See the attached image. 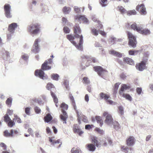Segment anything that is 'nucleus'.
<instances>
[{
    "mask_svg": "<svg viewBox=\"0 0 153 153\" xmlns=\"http://www.w3.org/2000/svg\"><path fill=\"white\" fill-rule=\"evenodd\" d=\"M127 35L128 39V44L130 47L133 48L136 47V38L134 35L130 32L128 31Z\"/></svg>",
    "mask_w": 153,
    "mask_h": 153,
    "instance_id": "39448f33",
    "label": "nucleus"
},
{
    "mask_svg": "<svg viewBox=\"0 0 153 153\" xmlns=\"http://www.w3.org/2000/svg\"><path fill=\"white\" fill-rule=\"evenodd\" d=\"M139 51L141 52L142 50H130L128 51V54L130 55H135L137 54L139 52Z\"/></svg>",
    "mask_w": 153,
    "mask_h": 153,
    "instance_id": "7c9ffc66",
    "label": "nucleus"
},
{
    "mask_svg": "<svg viewBox=\"0 0 153 153\" xmlns=\"http://www.w3.org/2000/svg\"><path fill=\"white\" fill-rule=\"evenodd\" d=\"M140 27L137 26V24L135 23H133L131 25V28L132 29L138 32L139 30V28H140Z\"/></svg>",
    "mask_w": 153,
    "mask_h": 153,
    "instance_id": "cd10ccee",
    "label": "nucleus"
},
{
    "mask_svg": "<svg viewBox=\"0 0 153 153\" xmlns=\"http://www.w3.org/2000/svg\"><path fill=\"white\" fill-rule=\"evenodd\" d=\"M46 132L48 134H51L52 133V131L51 129L50 128L48 127H47L46 128Z\"/></svg>",
    "mask_w": 153,
    "mask_h": 153,
    "instance_id": "774afa93",
    "label": "nucleus"
},
{
    "mask_svg": "<svg viewBox=\"0 0 153 153\" xmlns=\"http://www.w3.org/2000/svg\"><path fill=\"white\" fill-rule=\"evenodd\" d=\"M116 39V38L114 37H111L110 39L111 44H114Z\"/></svg>",
    "mask_w": 153,
    "mask_h": 153,
    "instance_id": "338daca9",
    "label": "nucleus"
},
{
    "mask_svg": "<svg viewBox=\"0 0 153 153\" xmlns=\"http://www.w3.org/2000/svg\"><path fill=\"white\" fill-rule=\"evenodd\" d=\"M113 124L114 128L116 130H118L120 128V125L119 123L117 122H113Z\"/></svg>",
    "mask_w": 153,
    "mask_h": 153,
    "instance_id": "4c0bfd02",
    "label": "nucleus"
},
{
    "mask_svg": "<svg viewBox=\"0 0 153 153\" xmlns=\"http://www.w3.org/2000/svg\"><path fill=\"white\" fill-rule=\"evenodd\" d=\"M77 116V120L79 124H80L81 123V119L82 118V115H83L82 112L80 111H76V112Z\"/></svg>",
    "mask_w": 153,
    "mask_h": 153,
    "instance_id": "bb28decb",
    "label": "nucleus"
},
{
    "mask_svg": "<svg viewBox=\"0 0 153 153\" xmlns=\"http://www.w3.org/2000/svg\"><path fill=\"white\" fill-rule=\"evenodd\" d=\"M95 130L96 131L98 132L99 134H102L104 133V131L102 130H100L99 128H95Z\"/></svg>",
    "mask_w": 153,
    "mask_h": 153,
    "instance_id": "69168bd1",
    "label": "nucleus"
},
{
    "mask_svg": "<svg viewBox=\"0 0 153 153\" xmlns=\"http://www.w3.org/2000/svg\"><path fill=\"white\" fill-rule=\"evenodd\" d=\"M109 53L119 58L121 57L123 55L122 53L113 50L109 51Z\"/></svg>",
    "mask_w": 153,
    "mask_h": 153,
    "instance_id": "f3484780",
    "label": "nucleus"
},
{
    "mask_svg": "<svg viewBox=\"0 0 153 153\" xmlns=\"http://www.w3.org/2000/svg\"><path fill=\"white\" fill-rule=\"evenodd\" d=\"M3 58L5 60H7L10 57V53L7 51H4L3 54Z\"/></svg>",
    "mask_w": 153,
    "mask_h": 153,
    "instance_id": "b1692460",
    "label": "nucleus"
},
{
    "mask_svg": "<svg viewBox=\"0 0 153 153\" xmlns=\"http://www.w3.org/2000/svg\"><path fill=\"white\" fill-rule=\"evenodd\" d=\"M48 6L47 5H44L43 7H42L41 11L42 13H44L47 11L48 10Z\"/></svg>",
    "mask_w": 153,
    "mask_h": 153,
    "instance_id": "3c124183",
    "label": "nucleus"
},
{
    "mask_svg": "<svg viewBox=\"0 0 153 153\" xmlns=\"http://www.w3.org/2000/svg\"><path fill=\"white\" fill-rule=\"evenodd\" d=\"M17 120V122L18 123H21L22 122L21 120L19 117L17 115L14 114V118L13 119V121H16Z\"/></svg>",
    "mask_w": 153,
    "mask_h": 153,
    "instance_id": "c03bdc74",
    "label": "nucleus"
},
{
    "mask_svg": "<svg viewBox=\"0 0 153 153\" xmlns=\"http://www.w3.org/2000/svg\"><path fill=\"white\" fill-rule=\"evenodd\" d=\"M82 117L83 122L87 123H88V121L87 119V117L85 116L84 115H82Z\"/></svg>",
    "mask_w": 153,
    "mask_h": 153,
    "instance_id": "052dcab7",
    "label": "nucleus"
},
{
    "mask_svg": "<svg viewBox=\"0 0 153 153\" xmlns=\"http://www.w3.org/2000/svg\"><path fill=\"white\" fill-rule=\"evenodd\" d=\"M68 23V21L67 19L64 17H63L62 18V24L63 26H65L67 23Z\"/></svg>",
    "mask_w": 153,
    "mask_h": 153,
    "instance_id": "a18cd8bd",
    "label": "nucleus"
},
{
    "mask_svg": "<svg viewBox=\"0 0 153 153\" xmlns=\"http://www.w3.org/2000/svg\"><path fill=\"white\" fill-rule=\"evenodd\" d=\"M119 109L118 112L121 115H123L124 114V108L122 106H119L118 107Z\"/></svg>",
    "mask_w": 153,
    "mask_h": 153,
    "instance_id": "a19ab883",
    "label": "nucleus"
},
{
    "mask_svg": "<svg viewBox=\"0 0 153 153\" xmlns=\"http://www.w3.org/2000/svg\"><path fill=\"white\" fill-rule=\"evenodd\" d=\"M93 68L95 71L97 72L98 75L102 77L107 72L106 69L103 68L100 66H94Z\"/></svg>",
    "mask_w": 153,
    "mask_h": 153,
    "instance_id": "423d86ee",
    "label": "nucleus"
},
{
    "mask_svg": "<svg viewBox=\"0 0 153 153\" xmlns=\"http://www.w3.org/2000/svg\"><path fill=\"white\" fill-rule=\"evenodd\" d=\"M74 36L72 34L66 35L67 39L74 45L76 48L81 51H83V36L79 35L81 32V30L78 25L74 27Z\"/></svg>",
    "mask_w": 153,
    "mask_h": 153,
    "instance_id": "f257e3e1",
    "label": "nucleus"
},
{
    "mask_svg": "<svg viewBox=\"0 0 153 153\" xmlns=\"http://www.w3.org/2000/svg\"><path fill=\"white\" fill-rule=\"evenodd\" d=\"M68 98L72 102V105L73 106L74 109L75 110L76 112V111H78V110H77V107L76 105L75 102L74 97L70 92L69 94Z\"/></svg>",
    "mask_w": 153,
    "mask_h": 153,
    "instance_id": "2eb2a0df",
    "label": "nucleus"
},
{
    "mask_svg": "<svg viewBox=\"0 0 153 153\" xmlns=\"http://www.w3.org/2000/svg\"><path fill=\"white\" fill-rule=\"evenodd\" d=\"M14 130L12 129L10 130V132L7 130H5L4 132V135L6 137H14Z\"/></svg>",
    "mask_w": 153,
    "mask_h": 153,
    "instance_id": "dca6fc26",
    "label": "nucleus"
},
{
    "mask_svg": "<svg viewBox=\"0 0 153 153\" xmlns=\"http://www.w3.org/2000/svg\"><path fill=\"white\" fill-rule=\"evenodd\" d=\"M88 149L91 152L94 151L96 149V146L93 144H89L87 145Z\"/></svg>",
    "mask_w": 153,
    "mask_h": 153,
    "instance_id": "a878e982",
    "label": "nucleus"
},
{
    "mask_svg": "<svg viewBox=\"0 0 153 153\" xmlns=\"http://www.w3.org/2000/svg\"><path fill=\"white\" fill-rule=\"evenodd\" d=\"M91 32L95 36H97L98 34V31L96 29H92Z\"/></svg>",
    "mask_w": 153,
    "mask_h": 153,
    "instance_id": "5fc2aeb1",
    "label": "nucleus"
},
{
    "mask_svg": "<svg viewBox=\"0 0 153 153\" xmlns=\"http://www.w3.org/2000/svg\"><path fill=\"white\" fill-rule=\"evenodd\" d=\"M59 77V75L57 74H52L51 75V79L53 80L56 81L58 80Z\"/></svg>",
    "mask_w": 153,
    "mask_h": 153,
    "instance_id": "72a5a7b5",
    "label": "nucleus"
},
{
    "mask_svg": "<svg viewBox=\"0 0 153 153\" xmlns=\"http://www.w3.org/2000/svg\"><path fill=\"white\" fill-rule=\"evenodd\" d=\"M53 119V117L50 114L48 113L44 117V121L46 123H49Z\"/></svg>",
    "mask_w": 153,
    "mask_h": 153,
    "instance_id": "a211bd4d",
    "label": "nucleus"
},
{
    "mask_svg": "<svg viewBox=\"0 0 153 153\" xmlns=\"http://www.w3.org/2000/svg\"><path fill=\"white\" fill-rule=\"evenodd\" d=\"M126 143L128 146H132L134 144V139L132 137H130L126 140Z\"/></svg>",
    "mask_w": 153,
    "mask_h": 153,
    "instance_id": "6ab92c4d",
    "label": "nucleus"
},
{
    "mask_svg": "<svg viewBox=\"0 0 153 153\" xmlns=\"http://www.w3.org/2000/svg\"><path fill=\"white\" fill-rule=\"evenodd\" d=\"M34 110L35 112V113L36 114H39L41 111V110L40 108L38 107V106H35L34 108Z\"/></svg>",
    "mask_w": 153,
    "mask_h": 153,
    "instance_id": "09e8293b",
    "label": "nucleus"
},
{
    "mask_svg": "<svg viewBox=\"0 0 153 153\" xmlns=\"http://www.w3.org/2000/svg\"><path fill=\"white\" fill-rule=\"evenodd\" d=\"M106 102L108 104L110 105H115L116 104V103L115 102H114L111 100H108V99L106 100Z\"/></svg>",
    "mask_w": 153,
    "mask_h": 153,
    "instance_id": "0e129e2a",
    "label": "nucleus"
},
{
    "mask_svg": "<svg viewBox=\"0 0 153 153\" xmlns=\"http://www.w3.org/2000/svg\"><path fill=\"white\" fill-rule=\"evenodd\" d=\"M136 10L139 11L142 15H145L146 13V8L143 4H142L140 5H138L136 7Z\"/></svg>",
    "mask_w": 153,
    "mask_h": 153,
    "instance_id": "9d476101",
    "label": "nucleus"
},
{
    "mask_svg": "<svg viewBox=\"0 0 153 153\" xmlns=\"http://www.w3.org/2000/svg\"><path fill=\"white\" fill-rule=\"evenodd\" d=\"M83 80L84 82L87 85H88L90 83V81L88 79V78L86 77H83Z\"/></svg>",
    "mask_w": 153,
    "mask_h": 153,
    "instance_id": "864d4df0",
    "label": "nucleus"
},
{
    "mask_svg": "<svg viewBox=\"0 0 153 153\" xmlns=\"http://www.w3.org/2000/svg\"><path fill=\"white\" fill-rule=\"evenodd\" d=\"M4 121L6 123H8V122L11 120L7 114H6L4 116Z\"/></svg>",
    "mask_w": 153,
    "mask_h": 153,
    "instance_id": "ea45409f",
    "label": "nucleus"
},
{
    "mask_svg": "<svg viewBox=\"0 0 153 153\" xmlns=\"http://www.w3.org/2000/svg\"><path fill=\"white\" fill-rule=\"evenodd\" d=\"M107 1V0H100V4L102 7H105L107 6V4L105 3Z\"/></svg>",
    "mask_w": 153,
    "mask_h": 153,
    "instance_id": "49530a36",
    "label": "nucleus"
},
{
    "mask_svg": "<svg viewBox=\"0 0 153 153\" xmlns=\"http://www.w3.org/2000/svg\"><path fill=\"white\" fill-rule=\"evenodd\" d=\"M122 97L124 98H125L126 99L130 101H131L132 99V97L129 94H122Z\"/></svg>",
    "mask_w": 153,
    "mask_h": 153,
    "instance_id": "2f4dec72",
    "label": "nucleus"
},
{
    "mask_svg": "<svg viewBox=\"0 0 153 153\" xmlns=\"http://www.w3.org/2000/svg\"><path fill=\"white\" fill-rule=\"evenodd\" d=\"M123 61L128 64L131 65H134V61L132 59L128 57L124 58Z\"/></svg>",
    "mask_w": 153,
    "mask_h": 153,
    "instance_id": "5701e85b",
    "label": "nucleus"
},
{
    "mask_svg": "<svg viewBox=\"0 0 153 153\" xmlns=\"http://www.w3.org/2000/svg\"><path fill=\"white\" fill-rule=\"evenodd\" d=\"M75 20H78L79 22L80 20L83 21L84 23L86 24L89 23V21L84 15H78L75 16Z\"/></svg>",
    "mask_w": 153,
    "mask_h": 153,
    "instance_id": "9b49d317",
    "label": "nucleus"
},
{
    "mask_svg": "<svg viewBox=\"0 0 153 153\" xmlns=\"http://www.w3.org/2000/svg\"><path fill=\"white\" fill-rule=\"evenodd\" d=\"M4 13L5 16L7 18H11L12 16L11 14V6L8 4H6L4 7Z\"/></svg>",
    "mask_w": 153,
    "mask_h": 153,
    "instance_id": "6e6552de",
    "label": "nucleus"
},
{
    "mask_svg": "<svg viewBox=\"0 0 153 153\" xmlns=\"http://www.w3.org/2000/svg\"><path fill=\"white\" fill-rule=\"evenodd\" d=\"M31 108L30 107H27L25 108V113L27 115H30V111Z\"/></svg>",
    "mask_w": 153,
    "mask_h": 153,
    "instance_id": "8fccbe9b",
    "label": "nucleus"
},
{
    "mask_svg": "<svg viewBox=\"0 0 153 153\" xmlns=\"http://www.w3.org/2000/svg\"><path fill=\"white\" fill-rule=\"evenodd\" d=\"M18 26V25L16 23H13L10 24H9L8 27V30L10 33L12 34H13L14 33L15 29L17 28Z\"/></svg>",
    "mask_w": 153,
    "mask_h": 153,
    "instance_id": "f8f14e48",
    "label": "nucleus"
},
{
    "mask_svg": "<svg viewBox=\"0 0 153 153\" xmlns=\"http://www.w3.org/2000/svg\"><path fill=\"white\" fill-rule=\"evenodd\" d=\"M118 8H119V11L121 14H124L125 13H126L127 11L123 6H118Z\"/></svg>",
    "mask_w": 153,
    "mask_h": 153,
    "instance_id": "f704fd0d",
    "label": "nucleus"
},
{
    "mask_svg": "<svg viewBox=\"0 0 153 153\" xmlns=\"http://www.w3.org/2000/svg\"><path fill=\"white\" fill-rule=\"evenodd\" d=\"M13 98L10 97L8 98L6 101V104L9 107H10L12 105Z\"/></svg>",
    "mask_w": 153,
    "mask_h": 153,
    "instance_id": "473e14b6",
    "label": "nucleus"
},
{
    "mask_svg": "<svg viewBox=\"0 0 153 153\" xmlns=\"http://www.w3.org/2000/svg\"><path fill=\"white\" fill-rule=\"evenodd\" d=\"M41 28L40 25L36 23L32 24L27 27V30L30 34L37 35L40 31Z\"/></svg>",
    "mask_w": 153,
    "mask_h": 153,
    "instance_id": "7ed1b4c3",
    "label": "nucleus"
},
{
    "mask_svg": "<svg viewBox=\"0 0 153 153\" xmlns=\"http://www.w3.org/2000/svg\"><path fill=\"white\" fill-rule=\"evenodd\" d=\"M71 10V9L69 7H64L62 9V11L65 14H69Z\"/></svg>",
    "mask_w": 153,
    "mask_h": 153,
    "instance_id": "c756f323",
    "label": "nucleus"
},
{
    "mask_svg": "<svg viewBox=\"0 0 153 153\" xmlns=\"http://www.w3.org/2000/svg\"><path fill=\"white\" fill-rule=\"evenodd\" d=\"M92 142L97 147H100V144L97 140V138L95 137H94L92 139Z\"/></svg>",
    "mask_w": 153,
    "mask_h": 153,
    "instance_id": "4be33fe9",
    "label": "nucleus"
},
{
    "mask_svg": "<svg viewBox=\"0 0 153 153\" xmlns=\"http://www.w3.org/2000/svg\"><path fill=\"white\" fill-rule=\"evenodd\" d=\"M100 99L101 100L104 99L106 101V100L109 99L110 97V96L106 94L103 92L100 93Z\"/></svg>",
    "mask_w": 153,
    "mask_h": 153,
    "instance_id": "aec40b11",
    "label": "nucleus"
},
{
    "mask_svg": "<svg viewBox=\"0 0 153 153\" xmlns=\"http://www.w3.org/2000/svg\"><path fill=\"white\" fill-rule=\"evenodd\" d=\"M138 33L143 35H146L150 33V31L148 29H144L142 27H140L139 28Z\"/></svg>",
    "mask_w": 153,
    "mask_h": 153,
    "instance_id": "4468645a",
    "label": "nucleus"
},
{
    "mask_svg": "<svg viewBox=\"0 0 153 153\" xmlns=\"http://www.w3.org/2000/svg\"><path fill=\"white\" fill-rule=\"evenodd\" d=\"M48 62L46 60L44 63L42 64L41 69L40 70H36L35 71V75L38 77L43 80H45L48 79V76L45 74V71H47L51 68V67L48 65Z\"/></svg>",
    "mask_w": 153,
    "mask_h": 153,
    "instance_id": "f03ea898",
    "label": "nucleus"
},
{
    "mask_svg": "<svg viewBox=\"0 0 153 153\" xmlns=\"http://www.w3.org/2000/svg\"><path fill=\"white\" fill-rule=\"evenodd\" d=\"M103 116H106L105 122V123L109 126H111L113 123V119L111 115L108 113L107 112H105L103 114Z\"/></svg>",
    "mask_w": 153,
    "mask_h": 153,
    "instance_id": "0eeeda50",
    "label": "nucleus"
},
{
    "mask_svg": "<svg viewBox=\"0 0 153 153\" xmlns=\"http://www.w3.org/2000/svg\"><path fill=\"white\" fill-rule=\"evenodd\" d=\"M13 34H11V33H8L7 34V41H10L11 38L12 36L13 35Z\"/></svg>",
    "mask_w": 153,
    "mask_h": 153,
    "instance_id": "e2e57ef3",
    "label": "nucleus"
},
{
    "mask_svg": "<svg viewBox=\"0 0 153 153\" xmlns=\"http://www.w3.org/2000/svg\"><path fill=\"white\" fill-rule=\"evenodd\" d=\"M6 123L7 124L8 126L10 127H12L15 124L14 122V121H12L11 120L8 122V123Z\"/></svg>",
    "mask_w": 153,
    "mask_h": 153,
    "instance_id": "de8ad7c7",
    "label": "nucleus"
},
{
    "mask_svg": "<svg viewBox=\"0 0 153 153\" xmlns=\"http://www.w3.org/2000/svg\"><path fill=\"white\" fill-rule=\"evenodd\" d=\"M92 126H94L93 125L90 124L86 125H85V128L86 130H89L92 128Z\"/></svg>",
    "mask_w": 153,
    "mask_h": 153,
    "instance_id": "4d7b16f0",
    "label": "nucleus"
},
{
    "mask_svg": "<svg viewBox=\"0 0 153 153\" xmlns=\"http://www.w3.org/2000/svg\"><path fill=\"white\" fill-rule=\"evenodd\" d=\"M0 146L3 148L4 150H7V146L4 143H1L0 144Z\"/></svg>",
    "mask_w": 153,
    "mask_h": 153,
    "instance_id": "680f3d73",
    "label": "nucleus"
},
{
    "mask_svg": "<svg viewBox=\"0 0 153 153\" xmlns=\"http://www.w3.org/2000/svg\"><path fill=\"white\" fill-rule=\"evenodd\" d=\"M71 153H82L79 149H77L75 147L73 148L71 151Z\"/></svg>",
    "mask_w": 153,
    "mask_h": 153,
    "instance_id": "58836bf2",
    "label": "nucleus"
},
{
    "mask_svg": "<svg viewBox=\"0 0 153 153\" xmlns=\"http://www.w3.org/2000/svg\"><path fill=\"white\" fill-rule=\"evenodd\" d=\"M136 91L139 95H140L142 92V88L141 87H137L136 88Z\"/></svg>",
    "mask_w": 153,
    "mask_h": 153,
    "instance_id": "603ef678",
    "label": "nucleus"
},
{
    "mask_svg": "<svg viewBox=\"0 0 153 153\" xmlns=\"http://www.w3.org/2000/svg\"><path fill=\"white\" fill-rule=\"evenodd\" d=\"M95 119L97 121L98 123H99L102 121L101 117L99 116H96L95 117Z\"/></svg>",
    "mask_w": 153,
    "mask_h": 153,
    "instance_id": "bf43d9fd",
    "label": "nucleus"
},
{
    "mask_svg": "<svg viewBox=\"0 0 153 153\" xmlns=\"http://www.w3.org/2000/svg\"><path fill=\"white\" fill-rule=\"evenodd\" d=\"M80 128H79L77 124H75L73 125V130L75 133H76Z\"/></svg>",
    "mask_w": 153,
    "mask_h": 153,
    "instance_id": "79ce46f5",
    "label": "nucleus"
},
{
    "mask_svg": "<svg viewBox=\"0 0 153 153\" xmlns=\"http://www.w3.org/2000/svg\"><path fill=\"white\" fill-rule=\"evenodd\" d=\"M121 87L122 88L125 90H126L127 89H129L130 88V87L129 86H128L125 84H122L121 85Z\"/></svg>",
    "mask_w": 153,
    "mask_h": 153,
    "instance_id": "6e6d98bb",
    "label": "nucleus"
},
{
    "mask_svg": "<svg viewBox=\"0 0 153 153\" xmlns=\"http://www.w3.org/2000/svg\"><path fill=\"white\" fill-rule=\"evenodd\" d=\"M146 61H143L141 63L137 64L136 67L137 69L140 71H142L145 68L146 65Z\"/></svg>",
    "mask_w": 153,
    "mask_h": 153,
    "instance_id": "ddd939ff",
    "label": "nucleus"
},
{
    "mask_svg": "<svg viewBox=\"0 0 153 153\" xmlns=\"http://www.w3.org/2000/svg\"><path fill=\"white\" fill-rule=\"evenodd\" d=\"M47 89L48 90H50L51 91H55V87L54 85L52 83L50 82L48 83L46 86ZM54 93V92H53Z\"/></svg>",
    "mask_w": 153,
    "mask_h": 153,
    "instance_id": "412c9836",
    "label": "nucleus"
},
{
    "mask_svg": "<svg viewBox=\"0 0 153 153\" xmlns=\"http://www.w3.org/2000/svg\"><path fill=\"white\" fill-rule=\"evenodd\" d=\"M39 39H36L35 40L31 50V51L36 54L39 53Z\"/></svg>",
    "mask_w": 153,
    "mask_h": 153,
    "instance_id": "1a4fd4ad",
    "label": "nucleus"
},
{
    "mask_svg": "<svg viewBox=\"0 0 153 153\" xmlns=\"http://www.w3.org/2000/svg\"><path fill=\"white\" fill-rule=\"evenodd\" d=\"M63 85L65 86V87L67 90H69V81L68 80L65 79L63 82Z\"/></svg>",
    "mask_w": 153,
    "mask_h": 153,
    "instance_id": "c85d7f7f",
    "label": "nucleus"
},
{
    "mask_svg": "<svg viewBox=\"0 0 153 153\" xmlns=\"http://www.w3.org/2000/svg\"><path fill=\"white\" fill-rule=\"evenodd\" d=\"M21 58L27 62L28 61L29 56L27 54L22 53Z\"/></svg>",
    "mask_w": 153,
    "mask_h": 153,
    "instance_id": "c9c22d12",
    "label": "nucleus"
},
{
    "mask_svg": "<svg viewBox=\"0 0 153 153\" xmlns=\"http://www.w3.org/2000/svg\"><path fill=\"white\" fill-rule=\"evenodd\" d=\"M64 32L66 34H68L70 33V29L67 26H65L63 29Z\"/></svg>",
    "mask_w": 153,
    "mask_h": 153,
    "instance_id": "37998d69",
    "label": "nucleus"
},
{
    "mask_svg": "<svg viewBox=\"0 0 153 153\" xmlns=\"http://www.w3.org/2000/svg\"><path fill=\"white\" fill-rule=\"evenodd\" d=\"M51 95L53 98V101L55 103V105L57 107L58 105L56 104L58 102V99L56 96V94L52 92V91H51Z\"/></svg>",
    "mask_w": 153,
    "mask_h": 153,
    "instance_id": "393cba45",
    "label": "nucleus"
},
{
    "mask_svg": "<svg viewBox=\"0 0 153 153\" xmlns=\"http://www.w3.org/2000/svg\"><path fill=\"white\" fill-rule=\"evenodd\" d=\"M120 77L123 80H125L127 76L126 74L124 73H122L120 75Z\"/></svg>",
    "mask_w": 153,
    "mask_h": 153,
    "instance_id": "13d9d810",
    "label": "nucleus"
},
{
    "mask_svg": "<svg viewBox=\"0 0 153 153\" xmlns=\"http://www.w3.org/2000/svg\"><path fill=\"white\" fill-rule=\"evenodd\" d=\"M60 107L62 108V114H61L59 117L61 120L63 121V123L64 124H66L67 119L68 118L67 113L65 111L68 109V105L67 104L64 103H62L60 105Z\"/></svg>",
    "mask_w": 153,
    "mask_h": 153,
    "instance_id": "20e7f679",
    "label": "nucleus"
},
{
    "mask_svg": "<svg viewBox=\"0 0 153 153\" xmlns=\"http://www.w3.org/2000/svg\"><path fill=\"white\" fill-rule=\"evenodd\" d=\"M126 13L127 15L130 16L132 15H135L137 14V12L134 10L127 11Z\"/></svg>",
    "mask_w": 153,
    "mask_h": 153,
    "instance_id": "e433bc0d",
    "label": "nucleus"
}]
</instances>
